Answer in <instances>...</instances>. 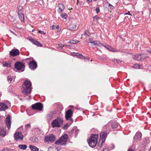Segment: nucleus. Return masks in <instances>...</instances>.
I'll use <instances>...</instances> for the list:
<instances>
[{
	"label": "nucleus",
	"instance_id": "1",
	"mask_svg": "<svg viewBox=\"0 0 151 151\" xmlns=\"http://www.w3.org/2000/svg\"><path fill=\"white\" fill-rule=\"evenodd\" d=\"M32 84L30 81L26 80L22 85V92L24 95H28L31 93Z\"/></svg>",
	"mask_w": 151,
	"mask_h": 151
},
{
	"label": "nucleus",
	"instance_id": "2",
	"mask_svg": "<svg viewBox=\"0 0 151 151\" xmlns=\"http://www.w3.org/2000/svg\"><path fill=\"white\" fill-rule=\"evenodd\" d=\"M98 137V134L91 135L88 141V144L90 147L93 148L96 145Z\"/></svg>",
	"mask_w": 151,
	"mask_h": 151
},
{
	"label": "nucleus",
	"instance_id": "3",
	"mask_svg": "<svg viewBox=\"0 0 151 151\" xmlns=\"http://www.w3.org/2000/svg\"><path fill=\"white\" fill-rule=\"evenodd\" d=\"M68 139V135L65 134L62 136L58 140L56 141L55 143L58 145H65L66 144V142Z\"/></svg>",
	"mask_w": 151,
	"mask_h": 151
},
{
	"label": "nucleus",
	"instance_id": "4",
	"mask_svg": "<svg viewBox=\"0 0 151 151\" xmlns=\"http://www.w3.org/2000/svg\"><path fill=\"white\" fill-rule=\"evenodd\" d=\"M63 120L60 117L52 121L51 125L53 128L55 127H59L63 124Z\"/></svg>",
	"mask_w": 151,
	"mask_h": 151
},
{
	"label": "nucleus",
	"instance_id": "5",
	"mask_svg": "<svg viewBox=\"0 0 151 151\" xmlns=\"http://www.w3.org/2000/svg\"><path fill=\"white\" fill-rule=\"evenodd\" d=\"M15 68L19 72H23L24 70V64L21 62H17L14 64Z\"/></svg>",
	"mask_w": 151,
	"mask_h": 151
},
{
	"label": "nucleus",
	"instance_id": "6",
	"mask_svg": "<svg viewBox=\"0 0 151 151\" xmlns=\"http://www.w3.org/2000/svg\"><path fill=\"white\" fill-rule=\"evenodd\" d=\"M5 103H0V111H5L9 108V106H10L11 103L7 100L4 101Z\"/></svg>",
	"mask_w": 151,
	"mask_h": 151
},
{
	"label": "nucleus",
	"instance_id": "7",
	"mask_svg": "<svg viewBox=\"0 0 151 151\" xmlns=\"http://www.w3.org/2000/svg\"><path fill=\"white\" fill-rule=\"evenodd\" d=\"M73 111L71 109L68 110L66 112L65 118L67 120H69L71 123L73 121V119L71 118L73 114Z\"/></svg>",
	"mask_w": 151,
	"mask_h": 151
},
{
	"label": "nucleus",
	"instance_id": "8",
	"mask_svg": "<svg viewBox=\"0 0 151 151\" xmlns=\"http://www.w3.org/2000/svg\"><path fill=\"white\" fill-rule=\"evenodd\" d=\"M55 139V137L53 134H50L45 137L44 142H53Z\"/></svg>",
	"mask_w": 151,
	"mask_h": 151
},
{
	"label": "nucleus",
	"instance_id": "9",
	"mask_svg": "<svg viewBox=\"0 0 151 151\" xmlns=\"http://www.w3.org/2000/svg\"><path fill=\"white\" fill-rule=\"evenodd\" d=\"M14 136V139L17 141L19 140H22L23 139L24 136L21 132H16Z\"/></svg>",
	"mask_w": 151,
	"mask_h": 151
},
{
	"label": "nucleus",
	"instance_id": "10",
	"mask_svg": "<svg viewBox=\"0 0 151 151\" xmlns=\"http://www.w3.org/2000/svg\"><path fill=\"white\" fill-rule=\"evenodd\" d=\"M31 107L34 109L41 111L43 108V105L42 103H38L32 105Z\"/></svg>",
	"mask_w": 151,
	"mask_h": 151
},
{
	"label": "nucleus",
	"instance_id": "11",
	"mask_svg": "<svg viewBox=\"0 0 151 151\" xmlns=\"http://www.w3.org/2000/svg\"><path fill=\"white\" fill-rule=\"evenodd\" d=\"M142 136V134L140 132H137L133 138V142H139L141 139Z\"/></svg>",
	"mask_w": 151,
	"mask_h": 151
},
{
	"label": "nucleus",
	"instance_id": "12",
	"mask_svg": "<svg viewBox=\"0 0 151 151\" xmlns=\"http://www.w3.org/2000/svg\"><path fill=\"white\" fill-rule=\"evenodd\" d=\"M91 43L93 45H95L96 47H97L98 49L100 47H102L103 45L99 41H90L89 42L88 44Z\"/></svg>",
	"mask_w": 151,
	"mask_h": 151
},
{
	"label": "nucleus",
	"instance_id": "13",
	"mask_svg": "<svg viewBox=\"0 0 151 151\" xmlns=\"http://www.w3.org/2000/svg\"><path fill=\"white\" fill-rule=\"evenodd\" d=\"M29 68L32 70H35L37 67V64L35 61L33 60L29 62Z\"/></svg>",
	"mask_w": 151,
	"mask_h": 151
},
{
	"label": "nucleus",
	"instance_id": "14",
	"mask_svg": "<svg viewBox=\"0 0 151 151\" xmlns=\"http://www.w3.org/2000/svg\"><path fill=\"white\" fill-rule=\"evenodd\" d=\"M11 116L8 115L6 117V124L9 130L10 129L11 124Z\"/></svg>",
	"mask_w": 151,
	"mask_h": 151
},
{
	"label": "nucleus",
	"instance_id": "15",
	"mask_svg": "<svg viewBox=\"0 0 151 151\" xmlns=\"http://www.w3.org/2000/svg\"><path fill=\"white\" fill-rule=\"evenodd\" d=\"M9 55L11 56L14 57L19 55V50L16 49L12 50L9 52Z\"/></svg>",
	"mask_w": 151,
	"mask_h": 151
},
{
	"label": "nucleus",
	"instance_id": "16",
	"mask_svg": "<svg viewBox=\"0 0 151 151\" xmlns=\"http://www.w3.org/2000/svg\"><path fill=\"white\" fill-rule=\"evenodd\" d=\"M107 136V133L106 132H102L100 134L99 139L102 140V141H105Z\"/></svg>",
	"mask_w": 151,
	"mask_h": 151
},
{
	"label": "nucleus",
	"instance_id": "17",
	"mask_svg": "<svg viewBox=\"0 0 151 151\" xmlns=\"http://www.w3.org/2000/svg\"><path fill=\"white\" fill-rule=\"evenodd\" d=\"M54 115V113L53 112H49L47 115L46 119L48 122H50L53 118Z\"/></svg>",
	"mask_w": 151,
	"mask_h": 151
},
{
	"label": "nucleus",
	"instance_id": "18",
	"mask_svg": "<svg viewBox=\"0 0 151 151\" xmlns=\"http://www.w3.org/2000/svg\"><path fill=\"white\" fill-rule=\"evenodd\" d=\"M1 63L3 66L4 67H10L11 66L12 61L11 60H9L6 62L3 61Z\"/></svg>",
	"mask_w": 151,
	"mask_h": 151
},
{
	"label": "nucleus",
	"instance_id": "19",
	"mask_svg": "<svg viewBox=\"0 0 151 151\" xmlns=\"http://www.w3.org/2000/svg\"><path fill=\"white\" fill-rule=\"evenodd\" d=\"M6 129L4 128H0V136L2 137H4L6 135Z\"/></svg>",
	"mask_w": 151,
	"mask_h": 151
},
{
	"label": "nucleus",
	"instance_id": "20",
	"mask_svg": "<svg viewBox=\"0 0 151 151\" xmlns=\"http://www.w3.org/2000/svg\"><path fill=\"white\" fill-rule=\"evenodd\" d=\"M79 132L78 129H77L76 127H74L72 129L71 131V132L72 134H74L75 137H76Z\"/></svg>",
	"mask_w": 151,
	"mask_h": 151
},
{
	"label": "nucleus",
	"instance_id": "21",
	"mask_svg": "<svg viewBox=\"0 0 151 151\" xmlns=\"http://www.w3.org/2000/svg\"><path fill=\"white\" fill-rule=\"evenodd\" d=\"M68 28L72 30H75L77 29L76 24H75L73 23L70 24L68 26Z\"/></svg>",
	"mask_w": 151,
	"mask_h": 151
},
{
	"label": "nucleus",
	"instance_id": "22",
	"mask_svg": "<svg viewBox=\"0 0 151 151\" xmlns=\"http://www.w3.org/2000/svg\"><path fill=\"white\" fill-rule=\"evenodd\" d=\"M103 47H104L106 48V49L110 51L113 52H116L117 51L115 49L112 48L108 45H103Z\"/></svg>",
	"mask_w": 151,
	"mask_h": 151
},
{
	"label": "nucleus",
	"instance_id": "23",
	"mask_svg": "<svg viewBox=\"0 0 151 151\" xmlns=\"http://www.w3.org/2000/svg\"><path fill=\"white\" fill-rule=\"evenodd\" d=\"M132 58L135 60H141L140 54L133 55L132 56Z\"/></svg>",
	"mask_w": 151,
	"mask_h": 151
},
{
	"label": "nucleus",
	"instance_id": "24",
	"mask_svg": "<svg viewBox=\"0 0 151 151\" xmlns=\"http://www.w3.org/2000/svg\"><path fill=\"white\" fill-rule=\"evenodd\" d=\"M29 147L32 151H38L39 149L36 146L33 145H29Z\"/></svg>",
	"mask_w": 151,
	"mask_h": 151
},
{
	"label": "nucleus",
	"instance_id": "25",
	"mask_svg": "<svg viewBox=\"0 0 151 151\" xmlns=\"http://www.w3.org/2000/svg\"><path fill=\"white\" fill-rule=\"evenodd\" d=\"M18 14L19 15V17L21 20L22 21H24V14L23 13H21L20 14V13L18 12Z\"/></svg>",
	"mask_w": 151,
	"mask_h": 151
},
{
	"label": "nucleus",
	"instance_id": "26",
	"mask_svg": "<svg viewBox=\"0 0 151 151\" xmlns=\"http://www.w3.org/2000/svg\"><path fill=\"white\" fill-rule=\"evenodd\" d=\"M18 147L21 149L25 150L27 149V146L26 145H18Z\"/></svg>",
	"mask_w": 151,
	"mask_h": 151
},
{
	"label": "nucleus",
	"instance_id": "27",
	"mask_svg": "<svg viewBox=\"0 0 151 151\" xmlns=\"http://www.w3.org/2000/svg\"><path fill=\"white\" fill-rule=\"evenodd\" d=\"M76 56L77 58H80L83 59L86 58L85 57L83 56L82 55L78 53H76Z\"/></svg>",
	"mask_w": 151,
	"mask_h": 151
},
{
	"label": "nucleus",
	"instance_id": "28",
	"mask_svg": "<svg viewBox=\"0 0 151 151\" xmlns=\"http://www.w3.org/2000/svg\"><path fill=\"white\" fill-rule=\"evenodd\" d=\"M111 126L112 127V128L113 129L116 128L118 126V123L117 122L116 123H112Z\"/></svg>",
	"mask_w": 151,
	"mask_h": 151
},
{
	"label": "nucleus",
	"instance_id": "29",
	"mask_svg": "<svg viewBox=\"0 0 151 151\" xmlns=\"http://www.w3.org/2000/svg\"><path fill=\"white\" fill-rule=\"evenodd\" d=\"M33 44L39 47H41L42 46V45L39 42L35 40L34 41Z\"/></svg>",
	"mask_w": 151,
	"mask_h": 151
},
{
	"label": "nucleus",
	"instance_id": "30",
	"mask_svg": "<svg viewBox=\"0 0 151 151\" xmlns=\"http://www.w3.org/2000/svg\"><path fill=\"white\" fill-rule=\"evenodd\" d=\"M112 61L114 63H120L122 62V61L120 60L117 59H113Z\"/></svg>",
	"mask_w": 151,
	"mask_h": 151
},
{
	"label": "nucleus",
	"instance_id": "31",
	"mask_svg": "<svg viewBox=\"0 0 151 151\" xmlns=\"http://www.w3.org/2000/svg\"><path fill=\"white\" fill-rule=\"evenodd\" d=\"M59 46L60 48V49H62L63 48V47H70V46L69 45H63L62 46V45H59Z\"/></svg>",
	"mask_w": 151,
	"mask_h": 151
},
{
	"label": "nucleus",
	"instance_id": "32",
	"mask_svg": "<svg viewBox=\"0 0 151 151\" xmlns=\"http://www.w3.org/2000/svg\"><path fill=\"white\" fill-rule=\"evenodd\" d=\"M142 66V65H139L138 64H135L134 66H133V67L136 69H139L141 68V67Z\"/></svg>",
	"mask_w": 151,
	"mask_h": 151
},
{
	"label": "nucleus",
	"instance_id": "33",
	"mask_svg": "<svg viewBox=\"0 0 151 151\" xmlns=\"http://www.w3.org/2000/svg\"><path fill=\"white\" fill-rule=\"evenodd\" d=\"M105 141H102L101 139H99V141L98 144V145L99 147H101L102 146V144L104 143Z\"/></svg>",
	"mask_w": 151,
	"mask_h": 151
},
{
	"label": "nucleus",
	"instance_id": "34",
	"mask_svg": "<svg viewBox=\"0 0 151 151\" xmlns=\"http://www.w3.org/2000/svg\"><path fill=\"white\" fill-rule=\"evenodd\" d=\"M60 16L62 18L64 19H65L67 17V14L65 13H63L61 14Z\"/></svg>",
	"mask_w": 151,
	"mask_h": 151
},
{
	"label": "nucleus",
	"instance_id": "35",
	"mask_svg": "<svg viewBox=\"0 0 151 151\" xmlns=\"http://www.w3.org/2000/svg\"><path fill=\"white\" fill-rule=\"evenodd\" d=\"M78 42L79 41L77 40H70L69 42L73 44H75L78 43Z\"/></svg>",
	"mask_w": 151,
	"mask_h": 151
},
{
	"label": "nucleus",
	"instance_id": "36",
	"mask_svg": "<svg viewBox=\"0 0 151 151\" xmlns=\"http://www.w3.org/2000/svg\"><path fill=\"white\" fill-rule=\"evenodd\" d=\"M140 55H141V60H143L144 59L146 58V56L144 54H140Z\"/></svg>",
	"mask_w": 151,
	"mask_h": 151
},
{
	"label": "nucleus",
	"instance_id": "37",
	"mask_svg": "<svg viewBox=\"0 0 151 151\" xmlns=\"http://www.w3.org/2000/svg\"><path fill=\"white\" fill-rule=\"evenodd\" d=\"M69 127V125L68 124H65L63 127V128L64 129H67Z\"/></svg>",
	"mask_w": 151,
	"mask_h": 151
},
{
	"label": "nucleus",
	"instance_id": "38",
	"mask_svg": "<svg viewBox=\"0 0 151 151\" xmlns=\"http://www.w3.org/2000/svg\"><path fill=\"white\" fill-rule=\"evenodd\" d=\"M85 35L86 36H89L90 35V34L88 30L85 31Z\"/></svg>",
	"mask_w": 151,
	"mask_h": 151
},
{
	"label": "nucleus",
	"instance_id": "39",
	"mask_svg": "<svg viewBox=\"0 0 151 151\" xmlns=\"http://www.w3.org/2000/svg\"><path fill=\"white\" fill-rule=\"evenodd\" d=\"M59 7H60L61 8V9H65V7L62 4H60L58 5Z\"/></svg>",
	"mask_w": 151,
	"mask_h": 151
},
{
	"label": "nucleus",
	"instance_id": "40",
	"mask_svg": "<svg viewBox=\"0 0 151 151\" xmlns=\"http://www.w3.org/2000/svg\"><path fill=\"white\" fill-rule=\"evenodd\" d=\"M2 151H11V150L7 147H6L3 149Z\"/></svg>",
	"mask_w": 151,
	"mask_h": 151
},
{
	"label": "nucleus",
	"instance_id": "41",
	"mask_svg": "<svg viewBox=\"0 0 151 151\" xmlns=\"http://www.w3.org/2000/svg\"><path fill=\"white\" fill-rule=\"evenodd\" d=\"M114 145L113 144H111L110 145V146L109 147V148L110 150H112L114 149Z\"/></svg>",
	"mask_w": 151,
	"mask_h": 151
},
{
	"label": "nucleus",
	"instance_id": "42",
	"mask_svg": "<svg viewBox=\"0 0 151 151\" xmlns=\"http://www.w3.org/2000/svg\"><path fill=\"white\" fill-rule=\"evenodd\" d=\"M30 127V124H27L25 125V128L27 130H28Z\"/></svg>",
	"mask_w": 151,
	"mask_h": 151
},
{
	"label": "nucleus",
	"instance_id": "43",
	"mask_svg": "<svg viewBox=\"0 0 151 151\" xmlns=\"http://www.w3.org/2000/svg\"><path fill=\"white\" fill-rule=\"evenodd\" d=\"M38 32H39L40 34H43V35H45V32L43 31H41V30H38Z\"/></svg>",
	"mask_w": 151,
	"mask_h": 151
},
{
	"label": "nucleus",
	"instance_id": "44",
	"mask_svg": "<svg viewBox=\"0 0 151 151\" xmlns=\"http://www.w3.org/2000/svg\"><path fill=\"white\" fill-rule=\"evenodd\" d=\"M100 11V9L99 7H97L96 9V12L97 13H98Z\"/></svg>",
	"mask_w": 151,
	"mask_h": 151
},
{
	"label": "nucleus",
	"instance_id": "45",
	"mask_svg": "<svg viewBox=\"0 0 151 151\" xmlns=\"http://www.w3.org/2000/svg\"><path fill=\"white\" fill-rule=\"evenodd\" d=\"M59 9L58 10V11L59 12H62L63 10H64L63 9H61V8H60V7H59Z\"/></svg>",
	"mask_w": 151,
	"mask_h": 151
},
{
	"label": "nucleus",
	"instance_id": "46",
	"mask_svg": "<svg viewBox=\"0 0 151 151\" xmlns=\"http://www.w3.org/2000/svg\"><path fill=\"white\" fill-rule=\"evenodd\" d=\"M110 150L109 148H106L104 149L103 151H109Z\"/></svg>",
	"mask_w": 151,
	"mask_h": 151
},
{
	"label": "nucleus",
	"instance_id": "47",
	"mask_svg": "<svg viewBox=\"0 0 151 151\" xmlns=\"http://www.w3.org/2000/svg\"><path fill=\"white\" fill-rule=\"evenodd\" d=\"M132 15V14L130 13V12L129 11H128L127 13H126L124 14V15Z\"/></svg>",
	"mask_w": 151,
	"mask_h": 151
},
{
	"label": "nucleus",
	"instance_id": "48",
	"mask_svg": "<svg viewBox=\"0 0 151 151\" xmlns=\"http://www.w3.org/2000/svg\"><path fill=\"white\" fill-rule=\"evenodd\" d=\"M29 40L30 41L32 42L33 43L34 42V41H35V40H34V39H33L32 38H31L29 39Z\"/></svg>",
	"mask_w": 151,
	"mask_h": 151
},
{
	"label": "nucleus",
	"instance_id": "49",
	"mask_svg": "<svg viewBox=\"0 0 151 151\" xmlns=\"http://www.w3.org/2000/svg\"><path fill=\"white\" fill-rule=\"evenodd\" d=\"M22 6H19V7H18V9L19 10V9H20V10L18 12H19V13H20V12L21 11V9H22Z\"/></svg>",
	"mask_w": 151,
	"mask_h": 151
},
{
	"label": "nucleus",
	"instance_id": "50",
	"mask_svg": "<svg viewBox=\"0 0 151 151\" xmlns=\"http://www.w3.org/2000/svg\"><path fill=\"white\" fill-rule=\"evenodd\" d=\"M23 129V127L22 126L18 128V130H22Z\"/></svg>",
	"mask_w": 151,
	"mask_h": 151
},
{
	"label": "nucleus",
	"instance_id": "51",
	"mask_svg": "<svg viewBox=\"0 0 151 151\" xmlns=\"http://www.w3.org/2000/svg\"><path fill=\"white\" fill-rule=\"evenodd\" d=\"M76 53L75 52H72L71 53V55L73 56H76Z\"/></svg>",
	"mask_w": 151,
	"mask_h": 151
},
{
	"label": "nucleus",
	"instance_id": "52",
	"mask_svg": "<svg viewBox=\"0 0 151 151\" xmlns=\"http://www.w3.org/2000/svg\"><path fill=\"white\" fill-rule=\"evenodd\" d=\"M109 7L111 9H113L114 7L112 5L110 4H109Z\"/></svg>",
	"mask_w": 151,
	"mask_h": 151
},
{
	"label": "nucleus",
	"instance_id": "53",
	"mask_svg": "<svg viewBox=\"0 0 151 151\" xmlns=\"http://www.w3.org/2000/svg\"><path fill=\"white\" fill-rule=\"evenodd\" d=\"M147 52H148L151 54V50H147Z\"/></svg>",
	"mask_w": 151,
	"mask_h": 151
},
{
	"label": "nucleus",
	"instance_id": "54",
	"mask_svg": "<svg viewBox=\"0 0 151 151\" xmlns=\"http://www.w3.org/2000/svg\"><path fill=\"white\" fill-rule=\"evenodd\" d=\"M10 32L12 33L13 34H14L15 35H16V34L13 31H12L11 30H10Z\"/></svg>",
	"mask_w": 151,
	"mask_h": 151
},
{
	"label": "nucleus",
	"instance_id": "55",
	"mask_svg": "<svg viewBox=\"0 0 151 151\" xmlns=\"http://www.w3.org/2000/svg\"><path fill=\"white\" fill-rule=\"evenodd\" d=\"M8 78L9 79V80L10 81H11L12 80V78H11L10 77L9 78V76H8Z\"/></svg>",
	"mask_w": 151,
	"mask_h": 151
},
{
	"label": "nucleus",
	"instance_id": "56",
	"mask_svg": "<svg viewBox=\"0 0 151 151\" xmlns=\"http://www.w3.org/2000/svg\"><path fill=\"white\" fill-rule=\"evenodd\" d=\"M127 151H134V150H127Z\"/></svg>",
	"mask_w": 151,
	"mask_h": 151
},
{
	"label": "nucleus",
	"instance_id": "57",
	"mask_svg": "<svg viewBox=\"0 0 151 151\" xmlns=\"http://www.w3.org/2000/svg\"><path fill=\"white\" fill-rule=\"evenodd\" d=\"M29 98H27V99L28 100H29V99H31V96H29Z\"/></svg>",
	"mask_w": 151,
	"mask_h": 151
},
{
	"label": "nucleus",
	"instance_id": "58",
	"mask_svg": "<svg viewBox=\"0 0 151 151\" xmlns=\"http://www.w3.org/2000/svg\"><path fill=\"white\" fill-rule=\"evenodd\" d=\"M87 1L90 2H91L92 1V0H88Z\"/></svg>",
	"mask_w": 151,
	"mask_h": 151
},
{
	"label": "nucleus",
	"instance_id": "59",
	"mask_svg": "<svg viewBox=\"0 0 151 151\" xmlns=\"http://www.w3.org/2000/svg\"><path fill=\"white\" fill-rule=\"evenodd\" d=\"M54 25H53V26H52V29H54Z\"/></svg>",
	"mask_w": 151,
	"mask_h": 151
},
{
	"label": "nucleus",
	"instance_id": "60",
	"mask_svg": "<svg viewBox=\"0 0 151 151\" xmlns=\"http://www.w3.org/2000/svg\"><path fill=\"white\" fill-rule=\"evenodd\" d=\"M92 40V39L91 38L89 39V40L90 41H91Z\"/></svg>",
	"mask_w": 151,
	"mask_h": 151
},
{
	"label": "nucleus",
	"instance_id": "61",
	"mask_svg": "<svg viewBox=\"0 0 151 151\" xmlns=\"http://www.w3.org/2000/svg\"><path fill=\"white\" fill-rule=\"evenodd\" d=\"M78 109L80 110H83V109L82 108H79Z\"/></svg>",
	"mask_w": 151,
	"mask_h": 151
},
{
	"label": "nucleus",
	"instance_id": "62",
	"mask_svg": "<svg viewBox=\"0 0 151 151\" xmlns=\"http://www.w3.org/2000/svg\"><path fill=\"white\" fill-rule=\"evenodd\" d=\"M3 140V139L1 138H0V141H1Z\"/></svg>",
	"mask_w": 151,
	"mask_h": 151
},
{
	"label": "nucleus",
	"instance_id": "63",
	"mask_svg": "<svg viewBox=\"0 0 151 151\" xmlns=\"http://www.w3.org/2000/svg\"><path fill=\"white\" fill-rule=\"evenodd\" d=\"M59 27V26L58 25H57L56 26V28H58Z\"/></svg>",
	"mask_w": 151,
	"mask_h": 151
},
{
	"label": "nucleus",
	"instance_id": "64",
	"mask_svg": "<svg viewBox=\"0 0 151 151\" xmlns=\"http://www.w3.org/2000/svg\"><path fill=\"white\" fill-rule=\"evenodd\" d=\"M86 59L88 60H89V58L88 57Z\"/></svg>",
	"mask_w": 151,
	"mask_h": 151
}]
</instances>
